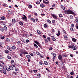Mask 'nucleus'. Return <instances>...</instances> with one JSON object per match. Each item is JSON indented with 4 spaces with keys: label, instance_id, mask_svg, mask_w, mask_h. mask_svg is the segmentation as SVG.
Wrapping results in <instances>:
<instances>
[{
    "label": "nucleus",
    "instance_id": "5",
    "mask_svg": "<svg viewBox=\"0 0 78 78\" xmlns=\"http://www.w3.org/2000/svg\"><path fill=\"white\" fill-rule=\"evenodd\" d=\"M7 48L8 49V50H9V51H12V47L11 46H8L7 47Z\"/></svg>",
    "mask_w": 78,
    "mask_h": 78
},
{
    "label": "nucleus",
    "instance_id": "14",
    "mask_svg": "<svg viewBox=\"0 0 78 78\" xmlns=\"http://www.w3.org/2000/svg\"><path fill=\"white\" fill-rule=\"evenodd\" d=\"M43 3H45V4H48V3H50V2L49 1L47 2H46L44 1V0H43Z\"/></svg>",
    "mask_w": 78,
    "mask_h": 78
},
{
    "label": "nucleus",
    "instance_id": "22",
    "mask_svg": "<svg viewBox=\"0 0 78 78\" xmlns=\"http://www.w3.org/2000/svg\"><path fill=\"white\" fill-rule=\"evenodd\" d=\"M61 7L63 9V10H66V8L64 7L63 6V5H61Z\"/></svg>",
    "mask_w": 78,
    "mask_h": 78
},
{
    "label": "nucleus",
    "instance_id": "27",
    "mask_svg": "<svg viewBox=\"0 0 78 78\" xmlns=\"http://www.w3.org/2000/svg\"><path fill=\"white\" fill-rule=\"evenodd\" d=\"M59 16V17H60L61 18V17H63V15H62V14H58Z\"/></svg>",
    "mask_w": 78,
    "mask_h": 78
},
{
    "label": "nucleus",
    "instance_id": "11",
    "mask_svg": "<svg viewBox=\"0 0 78 78\" xmlns=\"http://www.w3.org/2000/svg\"><path fill=\"white\" fill-rule=\"evenodd\" d=\"M9 67L10 69V70H13V69H14V68L13 67L11 66H9Z\"/></svg>",
    "mask_w": 78,
    "mask_h": 78
},
{
    "label": "nucleus",
    "instance_id": "33",
    "mask_svg": "<svg viewBox=\"0 0 78 78\" xmlns=\"http://www.w3.org/2000/svg\"><path fill=\"white\" fill-rule=\"evenodd\" d=\"M47 22L48 23L50 24L51 23V21H50V20H47Z\"/></svg>",
    "mask_w": 78,
    "mask_h": 78
},
{
    "label": "nucleus",
    "instance_id": "1",
    "mask_svg": "<svg viewBox=\"0 0 78 78\" xmlns=\"http://www.w3.org/2000/svg\"><path fill=\"white\" fill-rule=\"evenodd\" d=\"M64 12L65 14H73L74 16H75V14L74 13V12H73L72 11L70 10H66L64 11Z\"/></svg>",
    "mask_w": 78,
    "mask_h": 78
},
{
    "label": "nucleus",
    "instance_id": "28",
    "mask_svg": "<svg viewBox=\"0 0 78 78\" xmlns=\"http://www.w3.org/2000/svg\"><path fill=\"white\" fill-rule=\"evenodd\" d=\"M7 58L9 59H11V56L10 55H7Z\"/></svg>",
    "mask_w": 78,
    "mask_h": 78
},
{
    "label": "nucleus",
    "instance_id": "51",
    "mask_svg": "<svg viewBox=\"0 0 78 78\" xmlns=\"http://www.w3.org/2000/svg\"><path fill=\"white\" fill-rule=\"evenodd\" d=\"M47 39L48 41H50V37H48L47 38Z\"/></svg>",
    "mask_w": 78,
    "mask_h": 78
},
{
    "label": "nucleus",
    "instance_id": "55",
    "mask_svg": "<svg viewBox=\"0 0 78 78\" xmlns=\"http://www.w3.org/2000/svg\"><path fill=\"white\" fill-rule=\"evenodd\" d=\"M5 37L4 36H3L1 37V39H5Z\"/></svg>",
    "mask_w": 78,
    "mask_h": 78
},
{
    "label": "nucleus",
    "instance_id": "2",
    "mask_svg": "<svg viewBox=\"0 0 78 78\" xmlns=\"http://www.w3.org/2000/svg\"><path fill=\"white\" fill-rule=\"evenodd\" d=\"M22 54H23L24 55H25L26 54H28V53L27 52H25V51H22L20 54V56H21V57H23V55H22Z\"/></svg>",
    "mask_w": 78,
    "mask_h": 78
},
{
    "label": "nucleus",
    "instance_id": "23",
    "mask_svg": "<svg viewBox=\"0 0 78 78\" xmlns=\"http://www.w3.org/2000/svg\"><path fill=\"white\" fill-rule=\"evenodd\" d=\"M34 46L35 47H36V48H38V46H37V44H34Z\"/></svg>",
    "mask_w": 78,
    "mask_h": 78
},
{
    "label": "nucleus",
    "instance_id": "13",
    "mask_svg": "<svg viewBox=\"0 0 78 78\" xmlns=\"http://www.w3.org/2000/svg\"><path fill=\"white\" fill-rule=\"evenodd\" d=\"M26 57L27 59H31V56L29 55H27Z\"/></svg>",
    "mask_w": 78,
    "mask_h": 78
},
{
    "label": "nucleus",
    "instance_id": "20",
    "mask_svg": "<svg viewBox=\"0 0 78 78\" xmlns=\"http://www.w3.org/2000/svg\"><path fill=\"white\" fill-rule=\"evenodd\" d=\"M44 28H48V26H47V25L46 24H44Z\"/></svg>",
    "mask_w": 78,
    "mask_h": 78
},
{
    "label": "nucleus",
    "instance_id": "25",
    "mask_svg": "<svg viewBox=\"0 0 78 78\" xmlns=\"http://www.w3.org/2000/svg\"><path fill=\"white\" fill-rule=\"evenodd\" d=\"M12 22L13 23H16V20L15 19H13L12 20Z\"/></svg>",
    "mask_w": 78,
    "mask_h": 78
},
{
    "label": "nucleus",
    "instance_id": "47",
    "mask_svg": "<svg viewBox=\"0 0 78 78\" xmlns=\"http://www.w3.org/2000/svg\"><path fill=\"white\" fill-rule=\"evenodd\" d=\"M70 30H71V31H74L73 30V28H72V27H71L70 28Z\"/></svg>",
    "mask_w": 78,
    "mask_h": 78
},
{
    "label": "nucleus",
    "instance_id": "41",
    "mask_svg": "<svg viewBox=\"0 0 78 78\" xmlns=\"http://www.w3.org/2000/svg\"><path fill=\"white\" fill-rule=\"evenodd\" d=\"M6 40L7 42H10V39L9 38H6Z\"/></svg>",
    "mask_w": 78,
    "mask_h": 78
},
{
    "label": "nucleus",
    "instance_id": "44",
    "mask_svg": "<svg viewBox=\"0 0 78 78\" xmlns=\"http://www.w3.org/2000/svg\"><path fill=\"white\" fill-rule=\"evenodd\" d=\"M37 33H38V34H41V33L39 30H37Z\"/></svg>",
    "mask_w": 78,
    "mask_h": 78
},
{
    "label": "nucleus",
    "instance_id": "54",
    "mask_svg": "<svg viewBox=\"0 0 78 78\" xmlns=\"http://www.w3.org/2000/svg\"><path fill=\"white\" fill-rule=\"evenodd\" d=\"M13 74H15V75H17V73H16L14 72H13Z\"/></svg>",
    "mask_w": 78,
    "mask_h": 78
},
{
    "label": "nucleus",
    "instance_id": "18",
    "mask_svg": "<svg viewBox=\"0 0 78 78\" xmlns=\"http://www.w3.org/2000/svg\"><path fill=\"white\" fill-rule=\"evenodd\" d=\"M64 38H65V40H69V38H68V37H67V36L66 35L64 37Z\"/></svg>",
    "mask_w": 78,
    "mask_h": 78
},
{
    "label": "nucleus",
    "instance_id": "8",
    "mask_svg": "<svg viewBox=\"0 0 78 78\" xmlns=\"http://www.w3.org/2000/svg\"><path fill=\"white\" fill-rule=\"evenodd\" d=\"M51 15L52 16V17H53L54 19H57V16H56L54 14H51Z\"/></svg>",
    "mask_w": 78,
    "mask_h": 78
},
{
    "label": "nucleus",
    "instance_id": "16",
    "mask_svg": "<svg viewBox=\"0 0 78 78\" xmlns=\"http://www.w3.org/2000/svg\"><path fill=\"white\" fill-rule=\"evenodd\" d=\"M15 70L16 72H18V71L19 70V68H18L16 67L15 68Z\"/></svg>",
    "mask_w": 78,
    "mask_h": 78
},
{
    "label": "nucleus",
    "instance_id": "3",
    "mask_svg": "<svg viewBox=\"0 0 78 78\" xmlns=\"http://www.w3.org/2000/svg\"><path fill=\"white\" fill-rule=\"evenodd\" d=\"M58 59L59 60H60L62 62V64H64V62H63V60H62V56L61 55H59L58 56Z\"/></svg>",
    "mask_w": 78,
    "mask_h": 78
},
{
    "label": "nucleus",
    "instance_id": "35",
    "mask_svg": "<svg viewBox=\"0 0 78 78\" xmlns=\"http://www.w3.org/2000/svg\"><path fill=\"white\" fill-rule=\"evenodd\" d=\"M39 63L40 65H42L43 64H44V63H43V62H40Z\"/></svg>",
    "mask_w": 78,
    "mask_h": 78
},
{
    "label": "nucleus",
    "instance_id": "61",
    "mask_svg": "<svg viewBox=\"0 0 78 78\" xmlns=\"http://www.w3.org/2000/svg\"><path fill=\"white\" fill-rule=\"evenodd\" d=\"M4 65L2 63H0V66L1 67H3V66Z\"/></svg>",
    "mask_w": 78,
    "mask_h": 78
},
{
    "label": "nucleus",
    "instance_id": "45",
    "mask_svg": "<svg viewBox=\"0 0 78 78\" xmlns=\"http://www.w3.org/2000/svg\"><path fill=\"white\" fill-rule=\"evenodd\" d=\"M9 26L10 27H12L13 25L12 24L9 23Z\"/></svg>",
    "mask_w": 78,
    "mask_h": 78
},
{
    "label": "nucleus",
    "instance_id": "9",
    "mask_svg": "<svg viewBox=\"0 0 78 78\" xmlns=\"http://www.w3.org/2000/svg\"><path fill=\"white\" fill-rule=\"evenodd\" d=\"M1 73H2V72H3V73H4V74H6V69H4L3 70H2V71H1Z\"/></svg>",
    "mask_w": 78,
    "mask_h": 78
},
{
    "label": "nucleus",
    "instance_id": "50",
    "mask_svg": "<svg viewBox=\"0 0 78 78\" xmlns=\"http://www.w3.org/2000/svg\"><path fill=\"white\" fill-rule=\"evenodd\" d=\"M2 5H3V6H4V8H5V7H6V4L5 3L2 4Z\"/></svg>",
    "mask_w": 78,
    "mask_h": 78
},
{
    "label": "nucleus",
    "instance_id": "39",
    "mask_svg": "<svg viewBox=\"0 0 78 78\" xmlns=\"http://www.w3.org/2000/svg\"><path fill=\"white\" fill-rule=\"evenodd\" d=\"M62 32H63L64 34H66V31H65V30H63L62 31Z\"/></svg>",
    "mask_w": 78,
    "mask_h": 78
},
{
    "label": "nucleus",
    "instance_id": "43",
    "mask_svg": "<svg viewBox=\"0 0 78 78\" xmlns=\"http://www.w3.org/2000/svg\"><path fill=\"white\" fill-rule=\"evenodd\" d=\"M36 53H37V55H39V56L41 54L38 51H37L36 52Z\"/></svg>",
    "mask_w": 78,
    "mask_h": 78
},
{
    "label": "nucleus",
    "instance_id": "59",
    "mask_svg": "<svg viewBox=\"0 0 78 78\" xmlns=\"http://www.w3.org/2000/svg\"><path fill=\"white\" fill-rule=\"evenodd\" d=\"M46 70H47V71H48V72H50V70H48V68H46Z\"/></svg>",
    "mask_w": 78,
    "mask_h": 78
},
{
    "label": "nucleus",
    "instance_id": "10",
    "mask_svg": "<svg viewBox=\"0 0 78 78\" xmlns=\"http://www.w3.org/2000/svg\"><path fill=\"white\" fill-rule=\"evenodd\" d=\"M9 51L7 49L5 50V53H6V54H8V53H9Z\"/></svg>",
    "mask_w": 78,
    "mask_h": 78
},
{
    "label": "nucleus",
    "instance_id": "52",
    "mask_svg": "<svg viewBox=\"0 0 78 78\" xmlns=\"http://www.w3.org/2000/svg\"><path fill=\"white\" fill-rule=\"evenodd\" d=\"M24 36L26 37H28V35L27 34H24Z\"/></svg>",
    "mask_w": 78,
    "mask_h": 78
},
{
    "label": "nucleus",
    "instance_id": "57",
    "mask_svg": "<svg viewBox=\"0 0 78 78\" xmlns=\"http://www.w3.org/2000/svg\"><path fill=\"white\" fill-rule=\"evenodd\" d=\"M44 40L46 42H47V43L48 42V40L47 39H45Z\"/></svg>",
    "mask_w": 78,
    "mask_h": 78
},
{
    "label": "nucleus",
    "instance_id": "17",
    "mask_svg": "<svg viewBox=\"0 0 78 78\" xmlns=\"http://www.w3.org/2000/svg\"><path fill=\"white\" fill-rule=\"evenodd\" d=\"M74 47V44H73L72 46H69V48H73V47Z\"/></svg>",
    "mask_w": 78,
    "mask_h": 78
},
{
    "label": "nucleus",
    "instance_id": "24",
    "mask_svg": "<svg viewBox=\"0 0 78 78\" xmlns=\"http://www.w3.org/2000/svg\"><path fill=\"white\" fill-rule=\"evenodd\" d=\"M6 70H7V71H8V72H10V71H11L9 67V68L8 67L6 68Z\"/></svg>",
    "mask_w": 78,
    "mask_h": 78
},
{
    "label": "nucleus",
    "instance_id": "48",
    "mask_svg": "<svg viewBox=\"0 0 78 78\" xmlns=\"http://www.w3.org/2000/svg\"><path fill=\"white\" fill-rule=\"evenodd\" d=\"M31 15H29L28 16V19H30V18H31Z\"/></svg>",
    "mask_w": 78,
    "mask_h": 78
},
{
    "label": "nucleus",
    "instance_id": "36",
    "mask_svg": "<svg viewBox=\"0 0 78 78\" xmlns=\"http://www.w3.org/2000/svg\"><path fill=\"white\" fill-rule=\"evenodd\" d=\"M62 56L63 57H67V55L66 54H62Z\"/></svg>",
    "mask_w": 78,
    "mask_h": 78
},
{
    "label": "nucleus",
    "instance_id": "62",
    "mask_svg": "<svg viewBox=\"0 0 78 78\" xmlns=\"http://www.w3.org/2000/svg\"><path fill=\"white\" fill-rule=\"evenodd\" d=\"M76 28L78 30V24H76Z\"/></svg>",
    "mask_w": 78,
    "mask_h": 78
},
{
    "label": "nucleus",
    "instance_id": "29",
    "mask_svg": "<svg viewBox=\"0 0 78 78\" xmlns=\"http://www.w3.org/2000/svg\"><path fill=\"white\" fill-rule=\"evenodd\" d=\"M53 56H54L53 57H54V58H55L56 57V54L55 53H54L53 55H52Z\"/></svg>",
    "mask_w": 78,
    "mask_h": 78
},
{
    "label": "nucleus",
    "instance_id": "30",
    "mask_svg": "<svg viewBox=\"0 0 78 78\" xmlns=\"http://www.w3.org/2000/svg\"><path fill=\"white\" fill-rule=\"evenodd\" d=\"M19 23L20 25H23V23L21 21Z\"/></svg>",
    "mask_w": 78,
    "mask_h": 78
},
{
    "label": "nucleus",
    "instance_id": "58",
    "mask_svg": "<svg viewBox=\"0 0 78 78\" xmlns=\"http://www.w3.org/2000/svg\"><path fill=\"white\" fill-rule=\"evenodd\" d=\"M29 8H32V5H29Z\"/></svg>",
    "mask_w": 78,
    "mask_h": 78
},
{
    "label": "nucleus",
    "instance_id": "64",
    "mask_svg": "<svg viewBox=\"0 0 78 78\" xmlns=\"http://www.w3.org/2000/svg\"><path fill=\"white\" fill-rule=\"evenodd\" d=\"M76 22H77V23H78V19H76Z\"/></svg>",
    "mask_w": 78,
    "mask_h": 78
},
{
    "label": "nucleus",
    "instance_id": "7",
    "mask_svg": "<svg viewBox=\"0 0 78 78\" xmlns=\"http://www.w3.org/2000/svg\"><path fill=\"white\" fill-rule=\"evenodd\" d=\"M72 49L73 50H77V49H78V48L76 45H75L74 47L73 46V47Z\"/></svg>",
    "mask_w": 78,
    "mask_h": 78
},
{
    "label": "nucleus",
    "instance_id": "49",
    "mask_svg": "<svg viewBox=\"0 0 78 78\" xmlns=\"http://www.w3.org/2000/svg\"><path fill=\"white\" fill-rule=\"evenodd\" d=\"M33 71H34V73H36V72H37V70H33Z\"/></svg>",
    "mask_w": 78,
    "mask_h": 78
},
{
    "label": "nucleus",
    "instance_id": "26",
    "mask_svg": "<svg viewBox=\"0 0 78 78\" xmlns=\"http://www.w3.org/2000/svg\"><path fill=\"white\" fill-rule=\"evenodd\" d=\"M5 18L4 16H3L2 17H1V20H5Z\"/></svg>",
    "mask_w": 78,
    "mask_h": 78
},
{
    "label": "nucleus",
    "instance_id": "15",
    "mask_svg": "<svg viewBox=\"0 0 78 78\" xmlns=\"http://www.w3.org/2000/svg\"><path fill=\"white\" fill-rule=\"evenodd\" d=\"M76 39L75 38H72V41L74 42H76Z\"/></svg>",
    "mask_w": 78,
    "mask_h": 78
},
{
    "label": "nucleus",
    "instance_id": "21",
    "mask_svg": "<svg viewBox=\"0 0 78 78\" xmlns=\"http://www.w3.org/2000/svg\"><path fill=\"white\" fill-rule=\"evenodd\" d=\"M3 29L5 31H7V30H8V28L6 26H4L3 27Z\"/></svg>",
    "mask_w": 78,
    "mask_h": 78
},
{
    "label": "nucleus",
    "instance_id": "40",
    "mask_svg": "<svg viewBox=\"0 0 78 78\" xmlns=\"http://www.w3.org/2000/svg\"><path fill=\"white\" fill-rule=\"evenodd\" d=\"M70 74L72 75H74V73H73V70L72 72H71Z\"/></svg>",
    "mask_w": 78,
    "mask_h": 78
},
{
    "label": "nucleus",
    "instance_id": "4",
    "mask_svg": "<svg viewBox=\"0 0 78 78\" xmlns=\"http://www.w3.org/2000/svg\"><path fill=\"white\" fill-rule=\"evenodd\" d=\"M23 17H22V19L25 20V21H27V16H26L25 15H23Z\"/></svg>",
    "mask_w": 78,
    "mask_h": 78
},
{
    "label": "nucleus",
    "instance_id": "34",
    "mask_svg": "<svg viewBox=\"0 0 78 78\" xmlns=\"http://www.w3.org/2000/svg\"><path fill=\"white\" fill-rule=\"evenodd\" d=\"M36 4L37 5H39L40 4V2L39 1H37L36 2Z\"/></svg>",
    "mask_w": 78,
    "mask_h": 78
},
{
    "label": "nucleus",
    "instance_id": "60",
    "mask_svg": "<svg viewBox=\"0 0 78 78\" xmlns=\"http://www.w3.org/2000/svg\"><path fill=\"white\" fill-rule=\"evenodd\" d=\"M6 17H7V18H9V15H6Z\"/></svg>",
    "mask_w": 78,
    "mask_h": 78
},
{
    "label": "nucleus",
    "instance_id": "42",
    "mask_svg": "<svg viewBox=\"0 0 78 78\" xmlns=\"http://www.w3.org/2000/svg\"><path fill=\"white\" fill-rule=\"evenodd\" d=\"M52 40L54 41H56V38L55 37H52Z\"/></svg>",
    "mask_w": 78,
    "mask_h": 78
},
{
    "label": "nucleus",
    "instance_id": "56",
    "mask_svg": "<svg viewBox=\"0 0 78 78\" xmlns=\"http://www.w3.org/2000/svg\"><path fill=\"white\" fill-rule=\"evenodd\" d=\"M52 23H55V20H52Z\"/></svg>",
    "mask_w": 78,
    "mask_h": 78
},
{
    "label": "nucleus",
    "instance_id": "38",
    "mask_svg": "<svg viewBox=\"0 0 78 78\" xmlns=\"http://www.w3.org/2000/svg\"><path fill=\"white\" fill-rule=\"evenodd\" d=\"M34 42H35V44H37V45L39 43V42H37V41H34Z\"/></svg>",
    "mask_w": 78,
    "mask_h": 78
},
{
    "label": "nucleus",
    "instance_id": "63",
    "mask_svg": "<svg viewBox=\"0 0 78 78\" xmlns=\"http://www.w3.org/2000/svg\"><path fill=\"white\" fill-rule=\"evenodd\" d=\"M29 41H30L28 40H26V42L27 43H28V42H29Z\"/></svg>",
    "mask_w": 78,
    "mask_h": 78
},
{
    "label": "nucleus",
    "instance_id": "46",
    "mask_svg": "<svg viewBox=\"0 0 78 78\" xmlns=\"http://www.w3.org/2000/svg\"><path fill=\"white\" fill-rule=\"evenodd\" d=\"M11 64L12 65V66H13V67H15H15H16V64H12V63H11Z\"/></svg>",
    "mask_w": 78,
    "mask_h": 78
},
{
    "label": "nucleus",
    "instance_id": "53",
    "mask_svg": "<svg viewBox=\"0 0 78 78\" xmlns=\"http://www.w3.org/2000/svg\"><path fill=\"white\" fill-rule=\"evenodd\" d=\"M0 31H2V32H3V31H4V29H3L2 28L0 29Z\"/></svg>",
    "mask_w": 78,
    "mask_h": 78
},
{
    "label": "nucleus",
    "instance_id": "6",
    "mask_svg": "<svg viewBox=\"0 0 78 78\" xmlns=\"http://www.w3.org/2000/svg\"><path fill=\"white\" fill-rule=\"evenodd\" d=\"M7 12H8V13L10 15H12V14H13V12L10 10L8 11Z\"/></svg>",
    "mask_w": 78,
    "mask_h": 78
},
{
    "label": "nucleus",
    "instance_id": "19",
    "mask_svg": "<svg viewBox=\"0 0 78 78\" xmlns=\"http://www.w3.org/2000/svg\"><path fill=\"white\" fill-rule=\"evenodd\" d=\"M44 64L45 65H46V66H47L48 63V62H47L46 61H44Z\"/></svg>",
    "mask_w": 78,
    "mask_h": 78
},
{
    "label": "nucleus",
    "instance_id": "31",
    "mask_svg": "<svg viewBox=\"0 0 78 78\" xmlns=\"http://www.w3.org/2000/svg\"><path fill=\"white\" fill-rule=\"evenodd\" d=\"M40 57L41 58H44V55H39Z\"/></svg>",
    "mask_w": 78,
    "mask_h": 78
},
{
    "label": "nucleus",
    "instance_id": "12",
    "mask_svg": "<svg viewBox=\"0 0 78 78\" xmlns=\"http://www.w3.org/2000/svg\"><path fill=\"white\" fill-rule=\"evenodd\" d=\"M40 7L41 8H44L45 7V5L41 3L40 4Z\"/></svg>",
    "mask_w": 78,
    "mask_h": 78
},
{
    "label": "nucleus",
    "instance_id": "32",
    "mask_svg": "<svg viewBox=\"0 0 78 78\" xmlns=\"http://www.w3.org/2000/svg\"><path fill=\"white\" fill-rule=\"evenodd\" d=\"M16 46L14 45H13L12 46V49H13V50H15V49H16Z\"/></svg>",
    "mask_w": 78,
    "mask_h": 78
},
{
    "label": "nucleus",
    "instance_id": "37",
    "mask_svg": "<svg viewBox=\"0 0 78 78\" xmlns=\"http://www.w3.org/2000/svg\"><path fill=\"white\" fill-rule=\"evenodd\" d=\"M69 17L70 19H73V16L72 15H70Z\"/></svg>",
    "mask_w": 78,
    "mask_h": 78
}]
</instances>
